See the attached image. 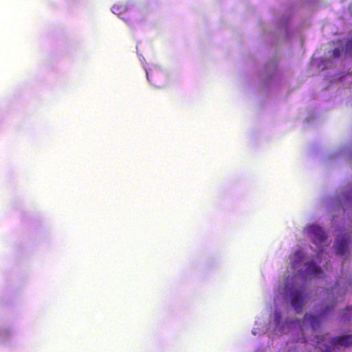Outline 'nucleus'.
I'll return each instance as SVG.
<instances>
[{
	"label": "nucleus",
	"mask_w": 352,
	"mask_h": 352,
	"mask_svg": "<svg viewBox=\"0 0 352 352\" xmlns=\"http://www.w3.org/2000/svg\"><path fill=\"white\" fill-rule=\"evenodd\" d=\"M317 347L322 352H332L334 349H338L340 346H352L351 335L338 336L330 340V337L327 334L322 337H317Z\"/></svg>",
	"instance_id": "nucleus-1"
},
{
	"label": "nucleus",
	"mask_w": 352,
	"mask_h": 352,
	"mask_svg": "<svg viewBox=\"0 0 352 352\" xmlns=\"http://www.w3.org/2000/svg\"><path fill=\"white\" fill-rule=\"evenodd\" d=\"M305 231L309 234L311 241L316 245L324 242L327 239L325 232L317 225L307 226Z\"/></svg>",
	"instance_id": "nucleus-2"
},
{
	"label": "nucleus",
	"mask_w": 352,
	"mask_h": 352,
	"mask_svg": "<svg viewBox=\"0 0 352 352\" xmlns=\"http://www.w3.org/2000/svg\"><path fill=\"white\" fill-rule=\"evenodd\" d=\"M307 294L304 290H295L292 294L291 305L296 313H300L305 303Z\"/></svg>",
	"instance_id": "nucleus-3"
},
{
	"label": "nucleus",
	"mask_w": 352,
	"mask_h": 352,
	"mask_svg": "<svg viewBox=\"0 0 352 352\" xmlns=\"http://www.w3.org/2000/svg\"><path fill=\"white\" fill-rule=\"evenodd\" d=\"M349 237L346 234L338 236L335 245V252L338 255H344L348 250Z\"/></svg>",
	"instance_id": "nucleus-4"
},
{
	"label": "nucleus",
	"mask_w": 352,
	"mask_h": 352,
	"mask_svg": "<svg viewBox=\"0 0 352 352\" xmlns=\"http://www.w3.org/2000/svg\"><path fill=\"white\" fill-rule=\"evenodd\" d=\"M307 272L314 278H320L323 275V272L316 265L314 261L307 262L305 264Z\"/></svg>",
	"instance_id": "nucleus-5"
},
{
	"label": "nucleus",
	"mask_w": 352,
	"mask_h": 352,
	"mask_svg": "<svg viewBox=\"0 0 352 352\" xmlns=\"http://www.w3.org/2000/svg\"><path fill=\"white\" fill-rule=\"evenodd\" d=\"M302 323L305 324H309L314 331L316 330L320 327L319 318L316 316L309 314H306L305 315Z\"/></svg>",
	"instance_id": "nucleus-6"
},
{
	"label": "nucleus",
	"mask_w": 352,
	"mask_h": 352,
	"mask_svg": "<svg viewBox=\"0 0 352 352\" xmlns=\"http://www.w3.org/2000/svg\"><path fill=\"white\" fill-rule=\"evenodd\" d=\"M304 257L305 254L301 250L296 251L290 258L292 267L294 269L296 268Z\"/></svg>",
	"instance_id": "nucleus-7"
},
{
	"label": "nucleus",
	"mask_w": 352,
	"mask_h": 352,
	"mask_svg": "<svg viewBox=\"0 0 352 352\" xmlns=\"http://www.w3.org/2000/svg\"><path fill=\"white\" fill-rule=\"evenodd\" d=\"M126 6L124 5H113L111 8V11L118 16L126 12Z\"/></svg>",
	"instance_id": "nucleus-8"
},
{
	"label": "nucleus",
	"mask_w": 352,
	"mask_h": 352,
	"mask_svg": "<svg viewBox=\"0 0 352 352\" xmlns=\"http://www.w3.org/2000/svg\"><path fill=\"white\" fill-rule=\"evenodd\" d=\"M344 54L349 55L352 58V38L346 41Z\"/></svg>",
	"instance_id": "nucleus-9"
},
{
	"label": "nucleus",
	"mask_w": 352,
	"mask_h": 352,
	"mask_svg": "<svg viewBox=\"0 0 352 352\" xmlns=\"http://www.w3.org/2000/svg\"><path fill=\"white\" fill-rule=\"evenodd\" d=\"M343 52L344 53L343 48L336 47L333 49L332 54L334 58H340Z\"/></svg>",
	"instance_id": "nucleus-10"
},
{
	"label": "nucleus",
	"mask_w": 352,
	"mask_h": 352,
	"mask_svg": "<svg viewBox=\"0 0 352 352\" xmlns=\"http://www.w3.org/2000/svg\"><path fill=\"white\" fill-rule=\"evenodd\" d=\"M281 318V314L280 312H276L275 313V321L276 323H279V320Z\"/></svg>",
	"instance_id": "nucleus-11"
},
{
	"label": "nucleus",
	"mask_w": 352,
	"mask_h": 352,
	"mask_svg": "<svg viewBox=\"0 0 352 352\" xmlns=\"http://www.w3.org/2000/svg\"><path fill=\"white\" fill-rule=\"evenodd\" d=\"M326 311H326V310H324V311L322 313V314H321V315H322V314H324V313H326Z\"/></svg>",
	"instance_id": "nucleus-12"
}]
</instances>
